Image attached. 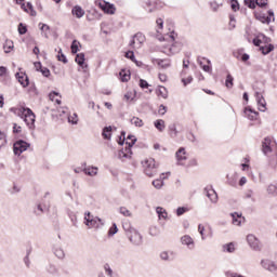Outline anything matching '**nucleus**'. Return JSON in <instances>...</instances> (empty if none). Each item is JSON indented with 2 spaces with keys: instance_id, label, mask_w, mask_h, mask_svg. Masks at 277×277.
Instances as JSON below:
<instances>
[{
  "instance_id": "cd10ccee",
  "label": "nucleus",
  "mask_w": 277,
  "mask_h": 277,
  "mask_svg": "<svg viewBox=\"0 0 277 277\" xmlns=\"http://www.w3.org/2000/svg\"><path fill=\"white\" fill-rule=\"evenodd\" d=\"M154 127L160 131V133H163V131L166 130V121H163V119H157L154 122Z\"/></svg>"
},
{
  "instance_id": "a18cd8bd",
  "label": "nucleus",
  "mask_w": 277,
  "mask_h": 277,
  "mask_svg": "<svg viewBox=\"0 0 277 277\" xmlns=\"http://www.w3.org/2000/svg\"><path fill=\"white\" fill-rule=\"evenodd\" d=\"M131 124H135L136 127L138 128H142L144 127V121L142 119H140V117H133L131 120H130Z\"/></svg>"
},
{
  "instance_id": "bf43d9fd",
  "label": "nucleus",
  "mask_w": 277,
  "mask_h": 277,
  "mask_svg": "<svg viewBox=\"0 0 277 277\" xmlns=\"http://www.w3.org/2000/svg\"><path fill=\"white\" fill-rule=\"evenodd\" d=\"M138 85H140V88H142V90H146L149 88L150 84H148V81H146L144 79H140Z\"/></svg>"
},
{
  "instance_id": "bb28decb",
  "label": "nucleus",
  "mask_w": 277,
  "mask_h": 277,
  "mask_svg": "<svg viewBox=\"0 0 277 277\" xmlns=\"http://www.w3.org/2000/svg\"><path fill=\"white\" fill-rule=\"evenodd\" d=\"M156 213L159 220H168V211H166V209H163L162 207H157Z\"/></svg>"
},
{
  "instance_id": "5701e85b",
  "label": "nucleus",
  "mask_w": 277,
  "mask_h": 277,
  "mask_svg": "<svg viewBox=\"0 0 277 277\" xmlns=\"http://www.w3.org/2000/svg\"><path fill=\"white\" fill-rule=\"evenodd\" d=\"M230 216L233 219L234 226H241V221L246 220V217H242L241 214L237 212L232 213Z\"/></svg>"
},
{
  "instance_id": "b1692460",
  "label": "nucleus",
  "mask_w": 277,
  "mask_h": 277,
  "mask_svg": "<svg viewBox=\"0 0 277 277\" xmlns=\"http://www.w3.org/2000/svg\"><path fill=\"white\" fill-rule=\"evenodd\" d=\"M83 172L87 176H96L98 174V167L83 168Z\"/></svg>"
},
{
  "instance_id": "20e7f679",
  "label": "nucleus",
  "mask_w": 277,
  "mask_h": 277,
  "mask_svg": "<svg viewBox=\"0 0 277 277\" xmlns=\"http://www.w3.org/2000/svg\"><path fill=\"white\" fill-rule=\"evenodd\" d=\"M144 173L146 176L153 177L157 174V166L155 163V159L149 158L143 162Z\"/></svg>"
},
{
  "instance_id": "69168bd1",
  "label": "nucleus",
  "mask_w": 277,
  "mask_h": 277,
  "mask_svg": "<svg viewBox=\"0 0 277 277\" xmlns=\"http://www.w3.org/2000/svg\"><path fill=\"white\" fill-rule=\"evenodd\" d=\"M192 81H194V77H192V76H188L187 78L182 79L183 85H189V83H192Z\"/></svg>"
},
{
  "instance_id": "052dcab7",
  "label": "nucleus",
  "mask_w": 277,
  "mask_h": 277,
  "mask_svg": "<svg viewBox=\"0 0 277 277\" xmlns=\"http://www.w3.org/2000/svg\"><path fill=\"white\" fill-rule=\"evenodd\" d=\"M167 111H168V107H167L166 105L161 104V105L159 106L158 114H159L160 116H166V113H167Z\"/></svg>"
},
{
  "instance_id": "79ce46f5",
  "label": "nucleus",
  "mask_w": 277,
  "mask_h": 277,
  "mask_svg": "<svg viewBox=\"0 0 277 277\" xmlns=\"http://www.w3.org/2000/svg\"><path fill=\"white\" fill-rule=\"evenodd\" d=\"M57 60L58 62H63V64H68V58L66 57V54L62 52V48L58 49Z\"/></svg>"
},
{
  "instance_id": "f03ea898",
  "label": "nucleus",
  "mask_w": 277,
  "mask_h": 277,
  "mask_svg": "<svg viewBox=\"0 0 277 277\" xmlns=\"http://www.w3.org/2000/svg\"><path fill=\"white\" fill-rule=\"evenodd\" d=\"M126 140H130L126 142L127 147L122 148L118 151V159L124 161L126 159H131V155H133V146H135V142H137V137L133 134H129Z\"/></svg>"
},
{
  "instance_id": "864d4df0",
  "label": "nucleus",
  "mask_w": 277,
  "mask_h": 277,
  "mask_svg": "<svg viewBox=\"0 0 277 277\" xmlns=\"http://www.w3.org/2000/svg\"><path fill=\"white\" fill-rule=\"evenodd\" d=\"M124 57L131 60V62H135V52L129 50L128 52H126Z\"/></svg>"
},
{
  "instance_id": "49530a36",
  "label": "nucleus",
  "mask_w": 277,
  "mask_h": 277,
  "mask_svg": "<svg viewBox=\"0 0 277 277\" xmlns=\"http://www.w3.org/2000/svg\"><path fill=\"white\" fill-rule=\"evenodd\" d=\"M17 31L19 36H25V34H27V25L24 23H19L17 26Z\"/></svg>"
},
{
  "instance_id": "a878e982",
  "label": "nucleus",
  "mask_w": 277,
  "mask_h": 277,
  "mask_svg": "<svg viewBox=\"0 0 277 277\" xmlns=\"http://www.w3.org/2000/svg\"><path fill=\"white\" fill-rule=\"evenodd\" d=\"M166 179V173L160 175V179L154 180L153 185L156 189H161L163 187V180Z\"/></svg>"
},
{
  "instance_id": "de8ad7c7",
  "label": "nucleus",
  "mask_w": 277,
  "mask_h": 277,
  "mask_svg": "<svg viewBox=\"0 0 277 277\" xmlns=\"http://www.w3.org/2000/svg\"><path fill=\"white\" fill-rule=\"evenodd\" d=\"M118 233V225L116 223H113L110 228L108 229V237H114Z\"/></svg>"
},
{
  "instance_id": "a19ab883",
  "label": "nucleus",
  "mask_w": 277,
  "mask_h": 277,
  "mask_svg": "<svg viewBox=\"0 0 277 277\" xmlns=\"http://www.w3.org/2000/svg\"><path fill=\"white\" fill-rule=\"evenodd\" d=\"M169 134H170V137H176V135H179V130H176V124L171 123L169 126Z\"/></svg>"
},
{
  "instance_id": "774afa93",
  "label": "nucleus",
  "mask_w": 277,
  "mask_h": 277,
  "mask_svg": "<svg viewBox=\"0 0 277 277\" xmlns=\"http://www.w3.org/2000/svg\"><path fill=\"white\" fill-rule=\"evenodd\" d=\"M160 259H161V261H170V255H169L168 251H162L160 253Z\"/></svg>"
},
{
  "instance_id": "37998d69",
  "label": "nucleus",
  "mask_w": 277,
  "mask_h": 277,
  "mask_svg": "<svg viewBox=\"0 0 277 277\" xmlns=\"http://www.w3.org/2000/svg\"><path fill=\"white\" fill-rule=\"evenodd\" d=\"M156 62L160 68H170V61L168 60L157 58Z\"/></svg>"
},
{
  "instance_id": "4be33fe9",
  "label": "nucleus",
  "mask_w": 277,
  "mask_h": 277,
  "mask_svg": "<svg viewBox=\"0 0 277 277\" xmlns=\"http://www.w3.org/2000/svg\"><path fill=\"white\" fill-rule=\"evenodd\" d=\"M120 81L127 83L131 79V71L127 69H121L119 71Z\"/></svg>"
},
{
  "instance_id": "c03bdc74",
  "label": "nucleus",
  "mask_w": 277,
  "mask_h": 277,
  "mask_svg": "<svg viewBox=\"0 0 277 277\" xmlns=\"http://www.w3.org/2000/svg\"><path fill=\"white\" fill-rule=\"evenodd\" d=\"M67 215L71 220L72 226H77V214L75 212H72L70 209H68Z\"/></svg>"
},
{
  "instance_id": "473e14b6",
  "label": "nucleus",
  "mask_w": 277,
  "mask_h": 277,
  "mask_svg": "<svg viewBox=\"0 0 277 277\" xmlns=\"http://www.w3.org/2000/svg\"><path fill=\"white\" fill-rule=\"evenodd\" d=\"M53 253L55 255L56 259H64V256H66V254L64 253V249H62L61 247H53Z\"/></svg>"
},
{
  "instance_id": "c9c22d12",
  "label": "nucleus",
  "mask_w": 277,
  "mask_h": 277,
  "mask_svg": "<svg viewBox=\"0 0 277 277\" xmlns=\"http://www.w3.org/2000/svg\"><path fill=\"white\" fill-rule=\"evenodd\" d=\"M134 38H135L138 47H142V44H144V42H146V37L142 32H136L134 35Z\"/></svg>"
},
{
  "instance_id": "4d7b16f0",
  "label": "nucleus",
  "mask_w": 277,
  "mask_h": 277,
  "mask_svg": "<svg viewBox=\"0 0 277 277\" xmlns=\"http://www.w3.org/2000/svg\"><path fill=\"white\" fill-rule=\"evenodd\" d=\"M35 215H40L41 213H44V208H42V205L38 203L37 208L34 210Z\"/></svg>"
},
{
  "instance_id": "e433bc0d",
  "label": "nucleus",
  "mask_w": 277,
  "mask_h": 277,
  "mask_svg": "<svg viewBox=\"0 0 277 277\" xmlns=\"http://www.w3.org/2000/svg\"><path fill=\"white\" fill-rule=\"evenodd\" d=\"M203 61H206V63L208 65H203L201 67V69L205 71V72H212L213 71V67L211 66V60L207 58V57H202Z\"/></svg>"
},
{
  "instance_id": "ddd939ff",
  "label": "nucleus",
  "mask_w": 277,
  "mask_h": 277,
  "mask_svg": "<svg viewBox=\"0 0 277 277\" xmlns=\"http://www.w3.org/2000/svg\"><path fill=\"white\" fill-rule=\"evenodd\" d=\"M262 153H264V155L272 153V138L269 136H266L262 142Z\"/></svg>"
},
{
  "instance_id": "6ab92c4d",
  "label": "nucleus",
  "mask_w": 277,
  "mask_h": 277,
  "mask_svg": "<svg viewBox=\"0 0 277 277\" xmlns=\"http://www.w3.org/2000/svg\"><path fill=\"white\" fill-rule=\"evenodd\" d=\"M71 14L72 16H76V18H83V16H85V11L81 6L75 5L71 9Z\"/></svg>"
},
{
  "instance_id": "393cba45",
  "label": "nucleus",
  "mask_w": 277,
  "mask_h": 277,
  "mask_svg": "<svg viewBox=\"0 0 277 277\" xmlns=\"http://www.w3.org/2000/svg\"><path fill=\"white\" fill-rule=\"evenodd\" d=\"M39 27H40V31H41V36H43V38H49V31H51V26L43 24V23H39Z\"/></svg>"
},
{
  "instance_id": "0e129e2a",
  "label": "nucleus",
  "mask_w": 277,
  "mask_h": 277,
  "mask_svg": "<svg viewBox=\"0 0 277 277\" xmlns=\"http://www.w3.org/2000/svg\"><path fill=\"white\" fill-rule=\"evenodd\" d=\"M104 269H105L107 276H110V277L114 276V271L111 269V267L109 266V264H105V265H104Z\"/></svg>"
},
{
  "instance_id": "c756f323",
  "label": "nucleus",
  "mask_w": 277,
  "mask_h": 277,
  "mask_svg": "<svg viewBox=\"0 0 277 277\" xmlns=\"http://www.w3.org/2000/svg\"><path fill=\"white\" fill-rule=\"evenodd\" d=\"M48 274H51V276H60V269L55 264H49L47 267Z\"/></svg>"
},
{
  "instance_id": "6e6d98bb",
  "label": "nucleus",
  "mask_w": 277,
  "mask_h": 277,
  "mask_svg": "<svg viewBox=\"0 0 277 277\" xmlns=\"http://www.w3.org/2000/svg\"><path fill=\"white\" fill-rule=\"evenodd\" d=\"M29 254H31V249L27 250L26 256L24 258V263L26 267H30L31 262L29 261Z\"/></svg>"
},
{
  "instance_id": "9b49d317",
  "label": "nucleus",
  "mask_w": 277,
  "mask_h": 277,
  "mask_svg": "<svg viewBox=\"0 0 277 277\" xmlns=\"http://www.w3.org/2000/svg\"><path fill=\"white\" fill-rule=\"evenodd\" d=\"M203 193L206 194L207 198L211 200V202H217V193H215L213 186H207L203 189Z\"/></svg>"
},
{
  "instance_id": "6e6552de",
  "label": "nucleus",
  "mask_w": 277,
  "mask_h": 277,
  "mask_svg": "<svg viewBox=\"0 0 277 277\" xmlns=\"http://www.w3.org/2000/svg\"><path fill=\"white\" fill-rule=\"evenodd\" d=\"M100 10H103L104 14H116V5L103 0L97 3Z\"/></svg>"
},
{
  "instance_id": "412c9836",
  "label": "nucleus",
  "mask_w": 277,
  "mask_h": 277,
  "mask_svg": "<svg viewBox=\"0 0 277 277\" xmlns=\"http://www.w3.org/2000/svg\"><path fill=\"white\" fill-rule=\"evenodd\" d=\"M141 4L149 13L155 12V3L151 0H141Z\"/></svg>"
},
{
  "instance_id": "ea45409f",
  "label": "nucleus",
  "mask_w": 277,
  "mask_h": 277,
  "mask_svg": "<svg viewBox=\"0 0 277 277\" xmlns=\"http://www.w3.org/2000/svg\"><path fill=\"white\" fill-rule=\"evenodd\" d=\"M234 81H235V78H233V75L230 74H227L226 76V80H225V85L228 90H230L234 85Z\"/></svg>"
},
{
  "instance_id": "72a5a7b5",
  "label": "nucleus",
  "mask_w": 277,
  "mask_h": 277,
  "mask_svg": "<svg viewBox=\"0 0 277 277\" xmlns=\"http://www.w3.org/2000/svg\"><path fill=\"white\" fill-rule=\"evenodd\" d=\"M79 47H81V42H79L77 39H74L70 45L72 55H77V53H79Z\"/></svg>"
},
{
  "instance_id": "13d9d810",
  "label": "nucleus",
  "mask_w": 277,
  "mask_h": 277,
  "mask_svg": "<svg viewBox=\"0 0 277 277\" xmlns=\"http://www.w3.org/2000/svg\"><path fill=\"white\" fill-rule=\"evenodd\" d=\"M4 144H8V140L5 138V133L0 131V148L3 147Z\"/></svg>"
},
{
  "instance_id": "dca6fc26",
  "label": "nucleus",
  "mask_w": 277,
  "mask_h": 277,
  "mask_svg": "<svg viewBox=\"0 0 277 277\" xmlns=\"http://www.w3.org/2000/svg\"><path fill=\"white\" fill-rule=\"evenodd\" d=\"M255 98H256V103L259 105L260 111H265V109H267V103L265 102V97H263V95L259 92H255Z\"/></svg>"
},
{
  "instance_id": "423d86ee",
  "label": "nucleus",
  "mask_w": 277,
  "mask_h": 277,
  "mask_svg": "<svg viewBox=\"0 0 277 277\" xmlns=\"http://www.w3.org/2000/svg\"><path fill=\"white\" fill-rule=\"evenodd\" d=\"M130 233L132 235L129 236V240L131 241V243H133V246L140 247L144 243V237L142 236V234H140V232H137V229H131Z\"/></svg>"
},
{
  "instance_id": "8fccbe9b",
  "label": "nucleus",
  "mask_w": 277,
  "mask_h": 277,
  "mask_svg": "<svg viewBox=\"0 0 277 277\" xmlns=\"http://www.w3.org/2000/svg\"><path fill=\"white\" fill-rule=\"evenodd\" d=\"M68 122H70V124H78L79 117L77 116V113H74L72 116L68 117Z\"/></svg>"
},
{
  "instance_id": "aec40b11",
  "label": "nucleus",
  "mask_w": 277,
  "mask_h": 277,
  "mask_svg": "<svg viewBox=\"0 0 277 277\" xmlns=\"http://www.w3.org/2000/svg\"><path fill=\"white\" fill-rule=\"evenodd\" d=\"M21 8L22 10H24V12H27V14H30V16H36L37 14L36 10H34V4H31V2H27L26 4L24 2L22 3Z\"/></svg>"
},
{
  "instance_id": "c85d7f7f",
  "label": "nucleus",
  "mask_w": 277,
  "mask_h": 277,
  "mask_svg": "<svg viewBox=\"0 0 277 277\" xmlns=\"http://www.w3.org/2000/svg\"><path fill=\"white\" fill-rule=\"evenodd\" d=\"M102 137L103 140H111V126L103 128Z\"/></svg>"
},
{
  "instance_id": "f704fd0d",
  "label": "nucleus",
  "mask_w": 277,
  "mask_h": 277,
  "mask_svg": "<svg viewBox=\"0 0 277 277\" xmlns=\"http://www.w3.org/2000/svg\"><path fill=\"white\" fill-rule=\"evenodd\" d=\"M263 39H265V35L260 34L259 36H256L255 38H253L252 42L254 47H263L261 44H263Z\"/></svg>"
},
{
  "instance_id": "1a4fd4ad",
  "label": "nucleus",
  "mask_w": 277,
  "mask_h": 277,
  "mask_svg": "<svg viewBox=\"0 0 277 277\" xmlns=\"http://www.w3.org/2000/svg\"><path fill=\"white\" fill-rule=\"evenodd\" d=\"M15 79L22 85V88H29V76L26 72H16Z\"/></svg>"
},
{
  "instance_id": "338daca9",
  "label": "nucleus",
  "mask_w": 277,
  "mask_h": 277,
  "mask_svg": "<svg viewBox=\"0 0 277 277\" xmlns=\"http://www.w3.org/2000/svg\"><path fill=\"white\" fill-rule=\"evenodd\" d=\"M40 72L47 78L51 77V70L48 67L41 68Z\"/></svg>"
},
{
  "instance_id": "4c0bfd02",
  "label": "nucleus",
  "mask_w": 277,
  "mask_h": 277,
  "mask_svg": "<svg viewBox=\"0 0 277 277\" xmlns=\"http://www.w3.org/2000/svg\"><path fill=\"white\" fill-rule=\"evenodd\" d=\"M223 252H228L229 254H233V252H235V243L229 242L223 245Z\"/></svg>"
},
{
  "instance_id": "09e8293b",
  "label": "nucleus",
  "mask_w": 277,
  "mask_h": 277,
  "mask_svg": "<svg viewBox=\"0 0 277 277\" xmlns=\"http://www.w3.org/2000/svg\"><path fill=\"white\" fill-rule=\"evenodd\" d=\"M187 211H189V208H187V207H179L176 209L177 217H181V215H185V213H187Z\"/></svg>"
},
{
  "instance_id": "3c124183",
  "label": "nucleus",
  "mask_w": 277,
  "mask_h": 277,
  "mask_svg": "<svg viewBox=\"0 0 277 277\" xmlns=\"http://www.w3.org/2000/svg\"><path fill=\"white\" fill-rule=\"evenodd\" d=\"M267 192H268V194H272L273 196H277V186L274 184L268 185Z\"/></svg>"
},
{
  "instance_id": "9d476101",
  "label": "nucleus",
  "mask_w": 277,
  "mask_h": 277,
  "mask_svg": "<svg viewBox=\"0 0 277 277\" xmlns=\"http://www.w3.org/2000/svg\"><path fill=\"white\" fill-rule=\"evenodd\" d=\"M261 265L264 269H267L268 272H273L274 274H277L276 263H274L272 260H262Z\"/></svg>"
},
{
  "instance_id": "5fc2aeb1",
  "label": "nucleus",
  "mask_w": 277,
  "mask_h": 277,
  "mask_svg": "<svg viewBox=\"0 0 277 277\" xmlns=\"http://www.w3.org/2000/svg\"><path fill=\"white\" fill-rule=\"evenodd\" d=\"M119 213H121V215H124V217H131V211H129V209L121 207L119 209Z\"/></svg>"
},
{
  "instance_id": "e2e57ef3",
  "label": "nucleus",
  "mask_w": 277,
  "mask_h": 277,
  "mask_svg": "<svg viewBox=\"0 0 277 277\" xmlns=\"http://www.w3.org/2000/svg\"><path fill=\"white\" fill-rule=\"evenodd\" d=\"M258 8H267V0H255Z\"/></svg>"
},
{
  "instance_id": "a211bd4d",
  "label": "nucleus",
  "mask_w": 277,
  "mask_h": 277,
  "mask_svg": "<svg viewBox=\"0 0 277 277\" xmlns=\"http://www.w3.org/2000/svg\"><path fill=\"white\" fill-rule=\"evenodd\" d=\"M181 243L183 246H187V248H189V250H194V238H192V236L189 235H185L181 238Z\"/></svg>"
},
{
  "instance_id": "7ed1b4c3",
  "label": "nucleus",
  "mask_w": 277,
  "mask_h": 277,
  "mask_svg": "<svg viewBox=\"0 0 277 277\" xmlns=\"http://www.w3.org/2000/svg\"><path fill=\"white\" fill-rule=\"evenodd\" d=\"M84 224L90 228H103L105 226V221L98 216L92 217L90 212H85Z\"/></svg>"
},
{
  "instance_id": "f257e3e1",
  "label": "nucleus",
  "mask_w": 277,
  "mask_h": 277,
  "mask_svg": "<svg viewBox=\"0 0 277 277\" xmlns=\"http://www.w3.org/2000/svg\"><path fill=\"white\" fill-rule=\"evenodd\" d=\"M17 116H19V118H23L24 122L26 123V127H28L30 131H34V129H36V114H34V110H31V108H19Z\"/></svg>"
},
{
  "instance_id": "39448f33",
  "label": "nucleus",
  "mask_w": 277,
  "mask_h": 277,
  "mask_svg": "<svg viewBox=\"0 0 277 277\" xmlns=\"http://www.w3.org/2000/svg\"><path fill=\"white\" fill-rule=\"evenodd\" d=\"M29 146H31V144L27 143V141L19 138L13 144V153L17 157H21V155H23V153H25V150H27Z\"/></svg>"
},
{
  "instance_id": "680f3d73",
  "label": "nucleus",
  "mask_w": 277,
  "mask_h": 277,
  "mask_svg": "<svg viewBox=\"0 0 277 277\" xmlns=\"http://www.w3.org/2000/svg\"><path fill=\"white\" fill-rule=\"evenodd\" d=\"M247 8H249V10H256V0H251L249 2H247Z\"/></svg>"
},
{
  "instance_id": "58836bf2",
  "label": "nucleus",
  "mask_w": 277,
  "mask_h": 277,
  "mask_svg": "<svg viewBox=\"0 0 277 277\" xmlns=\"http://www.w3.org/2000/svg\"><path fill=\"white\" fill-rule=\"evenodd\" d=\"M3 49H4V53H11L12 49H14V42L12 40H6L3 45Z\"/></svg>"
},
{
  "instance_id": "7c9ffc66",
  "label": "nucleus",
  "mask_w": 277,
  "mask_h": 277,
  "mask_svg": "<svg viewBox=\"0 0 277 277\" xmlns=\"http://www.w3.org/2000/svg\"><path fill=\"white\" fill-rule=\"evenodd\" d=\"M157 96H161L162 98H168V89L163 85H159L156 90Z\"/></svg>"
},
{
  "instance_id": "f3484780",
  "label": "nucleus",
  "mask_w": 277,
  "mask_h": 277,
  "mask_svg": "<svg viewBox=\"0 0 277 277\" xmlns=\"http://www.w3.org/2000/svg\"><path fill=\"white\" fill-rule=\"evenodd\" d=\"M75 62L83 70H85V68H88V65L85 64V53H78V54H76Z\"/></svg>"
},
{
  "instance_id": "f8f14e48",
  "label": "nucleus",
  "mask_w": 277,
  "mask_h": 277,
  "mask_svg": "<svg viewBox=\"0 0 277 277\" xmlns=\"http://www.w3.org/2000/svg\"><path fill=\"white\" fill-rule=\"evenodd\" d=\"M247 241H248L250 248H252V250H255V251L261 250V247L259 246V239L255 238L254 235H252V234L248 235Z\"/></svg>"
},
{
  "instance_id": "603ef678",
  "label": "nucleus",
  "mask_w": 277,
  "mask_h": 277,
  "mask_svg": "<svg viewBox=\"0 0 277 277\" xmlns=\"http://www.w3.org/2000/svg\"><path fill=\"white\" fill-rule=\"evenodd\" d=\"M230 8H232L233 12H238L239 1L238 0H230Z\"/></svg>"
},
{
  "instance_id": "0eeeda50",
  "label": "nucleus",
  "mask_w": 277,
  "mask_h": 277,
  "mask_svg": "<svg viewBox=\"0 0 277 277\" xmlns=\"http://www.w3.org/2000/svg\"><path fill=\"white\" fill-rule=\"evenodd\" d=\"M267 14H268V16L263 13H255L254 17L256 18V21H260V23H263V25H269V23H272V18H273V21L275 19L274 11L268 10Z\"/></svg>"
},
{
  "instance_id": "2eb2a0df",
  "label": "nucleus",
  "mask_w": 277,
  "mask_h": 277,
  "mask_svg": "<svg viewBox=\"0 0 277 277\" xmlns=\"http://www.w3.org/2000/svg\"><path fill=\"white\" fill-rule=\"evenodd\" d=\"M245 116L246 118H248L249 120H258L259 118V111L252 109V107L247 106L245 108Z\"/></svg>"
},
{
  "instance_id": "2f4dec72",
  "label": "nucleus",
  "mask_w": 277,
  "mask_h": 277,
  "mask_svg": "<svg viewBox=\"0 0 277 277\" xmlns=\"http://www.w3.org/2000/svg\"><path fill=\"white\" fill-rule=\"evenodd\" d=\"M260 51L262 53V55H269V53H272V51H274V44H268V45H262L260 47Z\"/></svg>"
},
{
  "instance_id": "4468645a",
  "label": "nucleus",
  "mask_w": 277,
  "mask_h": 277,
  "mask_svg": "<svg viewBox=\"0 0 277 277\" xmlns=\"http://www.w3.org/2000/svg\"><path fill=\"white\" fill-rule=\"evenodd\" d=\"M175 157L176 160L179 161V166H183L181 161H187V151L185 150V147H180L175 153Z\"/></svg>"
}]
</instances>
